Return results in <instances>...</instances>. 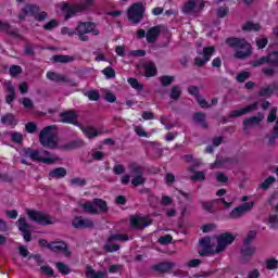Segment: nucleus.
<instances>
[{
	"instance_id": "1",
	"label": "nucleus",
	"mask_w": 278,
	"mask_h": 278,
	"mask_svg": "<svg viewBox=\"0 0 278 278\" xmlns=\"http://www.w3.org/2000/svg\"><path fill=\"white\" fill-rule=\"evenodd\" d=\"M39 142L47 149H60L61 151H73L84 147V140L77 139L67 144L60 146V138L58 137V126H47L39 132Z\"/></svg>"
},
{
	"instance_id": "2",
	"label": "nucleus",
	"mask_w": 278,
	"mask_h": 278,
	"mask_svg": "<svg viewBox=\"0 0 278 278\" xmlns=\"http://www.w3.org/2000/svg\"><path fill=\"white\" fill-rule=\"evenodd\" d=\"M23 153L25 157H29L33 162H41V164H55L59 162L60 157L47 150L38 151L31 150L30 148L24 149Z\"/></svg>"
},
{
	"instance_id": "3",
	"label": "nucleus",
	"mask_w": 278,
	"mask_h": 278,
	"mask_svg": "<svg viewBox=\"0 0 278 278\" xmlns=\"http://www.w3.org/2000/svg\"><path fill=\"white\" fill-rule=\"evenodd\" d=\"M226 45L236 49L235 58L238 60H247L251 55V43L247 42L245 39L227 38Z\"/></svg>"
},
{
	"instance_id": "4",
	"label": "nucleus",
	"mask_w": 278,
	"mask_h": 278,
	"mask_svg": "<svg viewBox=\"0 0 278 278\" xmlns=\"http://www.w3.org/2000/svg\"><path fill=\"white\" fill-rule=\"evenodd\" d=\"M87 34L99 36L100 31L94 23L79 22L75 28V36H78V40H80L81 42H88L90 40V37H88Z\"/></svg>"
},
{
	"instance_id": "5",
	"label": "nucleus",
	"mask_w": 278,
	"mask_h": 278,
	"mask_svg": "<svg viewBox=\"0 0 278 278\" xmlns=\"http://www.w3.org/2000/svg\"><path fill=\"white\" fill-rule=\"evenodd\" d=\"M94 3L93 0H85L76 5H68V3H61L60 8L61 11L65 13V20L68 21V18H73L77 14V12H85V10H88Z\"/></svg>"
},
{
	"instance_id": "6",
	"label": "nucleus",
	"mask_w": 278,
	"mask_h": 278,
	"mask_svg": "<svg viewBox=\"0 0 278 278\" xmlns=\"http://www.w3.org/2000/svg\"><path fill=\"white\" fill-rule=\"evenodd\" d=\"M144 12H147V7L142 2L134 3L127 10L128 21L134 25H138L144 17Z\"/></svg>"
},
{
	"instance_id": "7",
	"label": "nucleus",
	"mask_w": 278,
	"mask_h": 278,
	"mask_svg": "<svg viewBox=\"0 0 278 278\" xmlns=\"http://www.w3.org/2000/svg\"><path fill=\"white\" fill-rule=\"evenodd\" d=\"M80 206L83 207L84 212L91 215L108 212V203L102 199H94L92 202L80 204Z\"/></svg>"
},
{
	"instance_id": "8",
	"label": "nucleus",
	"mask_w": 278,
	"mask_h": 278,
	"mask_svg": "<svg viewBox=\"0 0 278 278\" xmlns=\"http://www.w3.org/2000/svg\"><path fill=\"white\" fill-rule=\"evenodd\" d=\"M216 238V247L213 250V253H224V251H227V247L230 244H233V240H236V236L231 232H224Z\"/></svg>"
},
{
	"instance_id": "9",
	"label": "nucleus",
	"mask_w": 278,
	"mask_h": 278,
	"mask_svg": "<svg viewBox=\"0 0 278 278\" xmlns=\"http://www.w3.org/2000/svg\"><path fill=\"white\" fill-rule=\"evenodd\" d=\"M128 168L130 170V175L132 177L131 184L135 186V188H138V186H144L147 182V178L143 176V169L142 166L136 164V163H130L128 165Z\"/></svg>"
},
{
	"instance_id": "10",
	"label": "nucleus",
	"mask_w": 278,
	"mask_h": 278,
	"mask_svg": "<svg viewBox=\"0 0 278 278\" xmlns=\"http://www.w3.org/2000/svg\"><path fill=\"white\" fill-rule=\"evenodd\" d=\"M203 8H205V1L203 0H189L185 3L182 8L184 14H199V12H203Z\"/></svg>"
},
{
	"instance_id": "11",
	"label": "nucleus",
	"mask_w": 278,
	"mask_h": 278,
	"mask_svg": "<svg viewBox=\"0 0 278 278\" xmlns=\"http://www.w3.org/2000/svg\"><path fill=\"white\" fill-rule=\"evenodd\" d=\"M27 215L29 216L30 220L34 223H38L39 225H53L55 223V218L38 211H28Z\"/></svg>"
},
{
	"instance_id": "12",
	"label": "nucleus",
	"mask_w": 278,
	"mask_h": 278,
	"mask_svg": "<svg viewBox=\"0 0 278 278\" xmlns=\"http://www.w3.org/2000/svg\"><path fill=\"white\" fill-rule=\"evenodd\" d=\"M127 240H129L127 235H113L108 239L106 243L104 244V249L109 253H114L121 249V245L114 243L113 241L127 242Z\"/></svg>"
},
{
	"instance_id": "13",
	"label": "nucleus",
	"mask_w": 278,
	"mask_h": 278,
	"mask_svg": "<svg viewBox=\"0 0 278 278\" xmlns=\"http://www.w3.org/2000/svg\"><path fill=\"white\" fill-rule=\"evenodd\" d=\"M214 51H216L214 46L203 48V51L199 52V55L194 59L195 66H205V64L208 63L210 60H212Z\"/></svg>"
},
{
	"instance_id": "14",
	"label": "nucleus",
	"mask_w": 278,
	"mask_h": 278,
	"mask_svg": "<svg viewBox=\"0 0 278 278\" xmlns=\"http://www.w3.org/2000/svg\"><path fill=\"white\" fill-rule=\"evenodd\" d=\"M255 203L253 202H245L237 207H235L230 213H229V218L232 220H238V218H242L244 214H248V212H251L254 207Z\"/></svg>"
},
{
	"instance_id": "15",
	"label": "nucleus",
	"mask_w": 278,
	"mask_h": 278,
	"mask_svg": "<svg viewBox=\"0 0 278 278\" xmlns=\"http://www.w3.org/2000/svg\"><path fill=\"white\" fill-rule=\"evenodd\" d=\"M59 117H60L59 123H65L67 125H79V123L77 122V118H79V115L75 110L61 112L59 114Z\"/></svg>"
},
{
	"instance_id": "16",
	"label": "nucleus",
	"mask_w": 278,
	"mask_h": 278,
	"mask_svg": "<svg viewBox=\"0 0 278 278\" xmlns=\"http://www.w3.org/2000/svg\"><path fill=\"white\" fill-rule=\"evenodd\" d=\"M130 225L132 229H146L151 225V218L149 216L134 215L130 217Z\"/></svg>"
},
{
	"instance_id": "17",
	"label": "nucleus",
	"mask_w": 278,
	"mask_h": 278,
	"mask_svg": "<svg viewBox=\"0 0 278 278\" xmlns=\"http://www.w3.org/2000/svg\"><path fill=\"white\" fill-rule=\"evenodd\" d=\"M72 226L74 229H92L94 227V222L83 216H77L73 218Z\"/></svg>"
},
{
	"instance_id": "18",
	"label": "nucleus",
	"mask_w": 278,
	"mask_h": 278,
	"mask_svg": "<svg viewBox=\"0 0 278 278\" xmlns=\"http://www.w3.org/2000/svg\"><path fill=\"white\" fill-rule=\"evenodd\" d=\"M260 108V102H254L248 106H244L242 109L235 110L230 112L229 117L230 118H238L240 116H244L247 114H251V112H255Z\"/></svg>"
},
{
	"instance_id": "19",
	"label": "nucleus",
	"mask_w": 278,
	"mask_h": 278,
	"mask_svg": "<svg viewBox=\"0 0 278 278\" xmlns=\"http://www.w3.org/2000/svg\"><path fill=\"white\" fill-rule=\"evenodd\" d=\"M49 250L53 253H62L65 257H71V250L64 241L50 242Z\"/></svg>"
},
{
	"instance_id": "20",
	"label": "nucleus",
	"mask_w": 278,
	"mask_h": 278,
	"mask_svg": "<svg viewBox=\"0 0 278 278\" xmlns=\"http://www.w3.org/2000/svg\"><path fill=\"white\" fill-rule=\"evenodd\" d=\"M17 227L22 231V236L26 242L31 240V232L29 231V224L25 220V217H20L17 220Z\"/></svg>"
},
{
	"instance_id": "21",
	"label": "nucleus",
	"mask_w": 278,
	"mask_h": 278,
	"mask_svg": "<svg viewBox=\"0 0 278 278\" xmlns=\"http://www.w3.org/2000/svg\"><path fill=\"white\" fill-rule=\"evenodd\" d=\"M40 12V7L37 4H27L18 15L21 21H25L26 16H36Z\"/></svg>"
},
{
	"instance_id": "22",
	"label": "nucleus",
	"mask_w": 278,
	"mask_h": 278,
	"mask_svg": "<svg viewBox=\"0 0 278 278\" xmlns=\"http://www.w3.org/2000/svg\"><path fill=\"white\" fill-rule=\"evenodd\" d=\"M262 64H278V52H273L253 62V66H262Z\"/></svg>"
},
{
	"instance_id": "23",
	"label": "nucleus",
	"mask_w": 278,
	"mask_h": 278,
	"mask_svg": "<svg viewBox=\"0 0 278 278\" xmlns=\"http://www.w3.org/2000/svg\"><path fill=\"white\" fill-rule=\"evenodd\" d=\"M46 77L47 79H49L50 81H55L56 84H68L71 83V78L62 75V74H59V73H55V72H48L46 74Z\"/></svg>"
},
{
	"instance_id": "24",
	"label": "nucleus",
	"mask_w": 278,
	"mask_h": 278,
	"mask_svg": "<svg viewBox=\"0 0 278 278\" xmlns=\"http://www.w3.org/2000/svg\"><path fill=\"white\" fill-rule=\"evenodd\" d=\"M264 121V116H252L250 118H245L243 121V129L247 131V129H251L252 127H255V125H260V123Z\"/></svg>"
},
{
	"instance_id": "25",
	"label": "nucleus",
	"mask_w": 278,
	"mask_h": 278,
	"mask_svg": "<svg viewBox=\"0 0 278 278\" xmlns=\"http://www.w3.org/2000/svg\"><path fill=\"white\" fill-rule=\"evenodd\" d=\"M4 88L8 91L7 94V103H12V101H14V99H16V89L14 88V86H12V83L7 81L4 84Z\"/></svg>"
},
{
	"instance_id": "26",
	"label": "nucleus",
	"mask_w": 278,
	"mask_h": 278,
	"mask_svg": "<svg viewBox=\"0 0 278 278\" xmlns=\"http://www.w3.org/2000/svg\"><path fill=\"white\" fill-rule=\"evenodd\" d=\"M212 240L210 238H203L200 240V245L202 250L199 251V255H208L212 252V248L210 247Z\"/></svg>"
},
{
	"instance_id": "27",
	"label": "nucleus",
	"mask_w": 278,
	"mask_h": 278,
	"mask_svg": "<svg viewBox=\"0 0 278 278\" xmlns=\"http://www.w3.org/2000/svg\"><path fill=\"white\" fill-rule=\"evenodd\" d=\"M160 26H154L152 28H150L146 35L147 41L148 42H155V40H157L159 36H160Z\"/></svg>"
},
{
	"instance_id": "28",
	"label": "nucleus",
	"mask_w": 278,
	"mask_h": 278,
	"mask_svg": "<svg viewBox=\"0 0 278 278\" xmlns=\"http://www.w3.org/2000/svg\"><path fill=\"white\" fill-rule=\"evenodd\" d=\"M86 278H105V274L103 271H97L92 266H87L85 269Z\"/></svg>"
},
{
	"instance_id": "29",
	"label": "nucleus",
	"mask_w": 278,
	"mask_h": 278,
	"mask_svg": "<svg viewBox=\"0 0 278 278\" xmlns=\"http://www.w3.org/2000/svg\"><path fill=\"white\" fill-rule=\"evenodd\" d=\"M83 134L88 138L89 140L92 138H97L98 136H101V130H98L97 128L93 127H86V128H80Z\"/></svg>"
},
{
	"instance_id": "30",
	"label": "nucleus",
	"mask_w": 278,
	"mask_h": 278,
	"mask_svg": "<svg viewBox=\"0 0 278 278\" xmlns=\"http://www.w3.org/2000/svg\"><path fill=\"white\" fill-rule=\"evenodd\" d=\"M66 175V168L58 167L49 173V179H62Z\"/></svg>"
},
{
	"instance_id": "31",
	"label": "nucleus",
	"mask_w": 278,
	"mask_h": 278,
	"mask_svg": "<svg viewBox=\"0 0 278 278\" xmlns=\"http://www.w3.org/2000/svg\"><path fill=\"white\" fill-rule=\"evenodd\" d=\"M243 31H260L262 29V25L260 23L247 22L242 25Z\"/></svg>"
},
{
	"instance_id": "32",
	"label": "nucleus",
	"mask_w": 278,
	"mask_h": 278,
	"mask_svg": "<svg viewBox=\"0 0 278 278\" xmlns=\"http://www.w3.org/2000/svg\"><path fill=\"white\" fill-rule=\"evenodd\" d=\"M193 122L197 125H201L204 129H207V123L205 122V113H195L193 115Z\"/></svg>"
},
{
	"instance_id": "33",
	"label": "nucleus",
	"mask_w": 278,
	"mask_h": 278,
	"mask_svg": "<svg viewBox=\"0 0 278 278\" xmlns=\"http://www.w3.org/2000/svg\"><path fill=\"white\" fill-rule=\"evenodd\" d=\"M277 90V85H268L261 89L260 97H270Z\"/></svg>"
},
{
	"instance_id": "34",
	"label": "nucleus",
	"mask_w": 278,
	"mask_h": 278,
	"mask_svg": "<svg viewBox=\"0 0 278 278\" xmlns=\"http://www.w3.org/2000/svg\"><path fill=\"white\" fill-rule=\"evenodd\" d=\"M54 62H59L61 64H68L70 62H75V56L71 55H54L52 58Z\"/></svg>"
},
{
	"instance_id": "35",
	"label": "nucleus",
	"mask_w": 278,
	"mask_h": 278,
	"mask_svg": "<svg viewBox=\"0 0 278 278\" xmlns=\"http://www.w3.org/2000/svg\"><path fill=\"white\" fill-rule=\"evenodd\" d=\"M1 123L2 125L14 126L16 125V118L14 117V114L9 113L1 117Z\"/></svg>"
},
{
	"instance_id": "36",
	"label": "nucleus",
	"mask_w": 278,
	"mask_h": 278,
	"mask_svg": "<svg viewBox=\"0 0 278 278\" xmlns=\"http://www.w3.org/2000/svg\"><path fill=\"white\" fill-rule=\"evenodd\" d=\"M173 266H175L173 263L165 262L155 265L154 268L159 273H168V270L173 269Z\"/></svg>"
},
{
	"instance_id": "37",
	"label": "nucleus",
	"mask_w": 278,
	"mask_h": 278,
	"mask_svg": "<svg viewBox=\"0 0 278 278\" xmlns=\"http://www.w3.org/2000/svg\"><path fill=\"white\" fill-rule=\"evenodd\" d=\"M256 251H257V249L255 247L245 244L241 250V254L243 257H252V255H255Z\"/></svg>"
},
{
	"instance_id": "38",
	"label": "nucleus",
	"mask_w": 278,
	"mask_h": 278,
	"mask_svg": "<svg viewBox=\"0 0 278 278\" xmlns=\"http://www.w3.org/2000/svg\"><path fill=\"white\" fill-rule=\"evenodd\" d=\"M146 77H154L157 73V68L154 63H146L144 64Z\"/></svg>"
},
{
	"instance_id": "39",
	"label": "nucleus",
	"mask_w": 278,
	"mask_h": 278,
	"mask_svg": "<svg viewBox=\"0 0 278 278\" xmlns=\"http://www.w3.org/2000/svg\"><path fill=\"white\" fill-rule=\"evenodd\" d=\"M170 99H173L174 101H177L179 99V97H181V87L179 86H174L170 90L169 93Z\"/></svg>"
},
{
	"instance_id": "40",
	"label": "nucleus",
	"mask_w": 278,
	"mask_h": 278,
	"mask_svg": "<svg viewBox=\"0 0 278 278\" xmlns=\"http://www.w3.org/2000/svg\"><path fill=\"white\" fill-rule=\"evenodd\" d=\"M87 181L85 178L75 177L70 180L71 186H78L79 188L86 186Z\"/></svg>"
},
{
	"instance_id": "41",
	"label": "nucleus",
	"mask_w": 278,
	"mask_h": 278,
	"mask_svg": "<svg viewBox=\"0 0 278 278\" xmlns=\"http://www.w3.org/2000/svg\"><path fill=\"white\" fill-rule=\"evenodd\" d=\"M276 178L273 176H269L267 179H265L262 184H261V188L263 190H268L270 188V186H273V184H275Z\"/></svg>"
},
{
	"instance_id": "42",
	"label": "nucleus",
	"mask_w": 278,
	"mask_h": 278,
	"mask_svg": "<svg viewBox=\"0 0 278 278\" xmlns=\"http://www.w3.org/2000/svg\"><path fill=\"white\" fill-rule=\"evenodd\" d=\"M55 266H56L59 273H61V275H68V273H71L68 265H66L64 263H56Z\"/></svg>"
},
{
	"instance_id": "43",
	"label": "nucleus",
	"mask_w": 278,
	"mask_h": 278,
	"mask_svg": "<svg viewBox=\"0 0 278 278\" xmlns=\"http://www.w3.org/2000/svg\"><path fill=\"white\" fill-rule=\"evenodd\" d=\"M39 270L40 273L47 275L48 277H53V275H55V271H53V268L49 265L41 266Z\"/></svg>"
},
{
	"instance_id": "44",
	"label": "nucleus",
	"mask_w": 278,
	"mask_h": 278,
	"mask_svg": "<svg viewBox=\"0 0 278 278\" xmlns=\"http://www.w3.org/2000/svg\"><path fill=\"white\" fill-rule=\"evenodd\" d=\"M191 181H205V174L203 172H195L190 176Z\"/></svg>"
},
{
	"instance_id": "45",
	"label": "nucleus",
	"mask_w": 278,
	"mask_h": 278,
	"mask_svg": "<svg viewBox=\"0 0 278 278\" xmlns=\"http://www.w3.org/2000/svg\"><path fill=\"white\" fill-rule=\"evenodd\" d=\"M102 73L106 77V79H114V77H116V72H114V68L112 67L104 68Z\"/></svg>"
},
{
	"instance_id": "46",
	"label": "nucleus",
	"mask_w": 278,
	"mask_h": 278,
	"mask_svg": "<svg viewBox=\"0 0 278 278\" xmlns=\"http://www.w3.org/2000/svg\"><path fill=\"white\" fill-rule=\"evenodd\" d=\"M85 96L86 97H88V99L90 100V101H99V99H100V94H99V91H94V90H91V91H87L86 93H85Z\"/></svg>"
},
{
	"instance_id": "47",
	"label": "nucleus",
	"mask_w": 278,
	"mask_h": 278,
	"mask_svg": "<svg viewBox=\"0 0 278 278\" xmlns=\"http://www.w3.org/2000/svg\"><path fill=\"white\" fill-rule=\"evenodd\" d=\"M20 103H22L26 110H34V101H31L29 98H23L20 100Z\"/></svg>"
},
{
	"instance_id": "48",
	"label": "nucleus",
	"mask_w": 278,
	"mask_h": 278,
	"mask_svg": "<svg viewBox=\"0 0 278 278\" xmlns=\"http://www.w3.org/2000/svg\"><path fill=\"white\" fill-rule=\"evenodd\" d=\"M256 237H257V232L255 230H250L244 240V244H251V242L254 241Z\"/></svg>"
},
{
	"instance_id": "49",
	"label": "nucleus",
	"mask_w": 278,
	"mask_h": 278,
	"mask_svg": "<svg viewBox=\"0 0 278 278\" xmlns=\"http://www.w3.org/2000/svg\"><path fill=\"white\" fill-rule=\"evenodd\" d=\"M216 177V181H218V184H227V181H229V177H227V175H225L224 173H216L215 174Z\"/></svg>"
},
{
	"instance_id": "50",
	"label": "nucleus",
	"mask_w": 278,
	"mask_h": 278,
	"mask_svg": "<svg viewBox=\"0 0 278 278\" xmlns=\"http://www.w3.org/2000/svg\"><path fill=\"white\" fill-rule=\"evenodd\" d=\"M266 267L268 270H275L278 267V261L275 258H269L266 261Z\"/></svg>"
},
{
	"instance_id": "51",
	"label": "nucleus",
	"mask_w": 278,
	"mask_h": 278,
	"mask_svg": "<svg viewBox=\"0 0 278 278\" xmlns=\"http://www.w3.org/2000/svg\"><path fill=\"white\" fill-rule=\"evenodd\" d=\"M229 14V8L227 7H219L217 9V16L218 18H225Z\"/></svg>"
},
{
	"instance_id": "52",
	"label": "nucleus",
	"mask_w": 278,
	"mask_h": 278,
	"mask_svg": "<svg viewBox=\"0 0 278 278\" xmlns=\"http://www.w3.org/2000/svg\"><path fill=\"white\" fill-rule=\"evenodd\" d=\"M162 86H170L172 81H175V77L173 76H162L160 78Z\"/></svg>"
},
{
	"instance_id": "53",
	"label": "nucleus",
	"mask_w": 278,
	"mask_h": 278,
	"mask_svg": "<svg viewBox=\"0 0 278 278\" xmlns=\"http://www.w3.org/2000/svg\"><path fill=\"white\" fill-rule=\"evenodd\" d=\"M128 84L135 90H142V85H140V83H138V79H136V78H128Z\"/></svg>"
},
{
	"instance_id": "54",
	"label": "nucleus",
	"mask_w": 278,
	"mask_h": 278,
	"mask_svg": "<svg viewBox=\"0 0 278 278\" xmlns=\"http://www.w3.org/2000/svg\"><path fill=\"white\" fill-rule=\"evenodd\" d=\"M249 77H251V73L242 72V73L237 75V81L242 84V83L247 81V79H249Z\"/></svg>"
},
{
	"instance_id": "55",
	"label": "nucleus",
	"mask_w": 278,
	"mask_h": 278,
	"mask_svg": "<svg viewBox=\"0 0 278 278\" xmlns=\"http://www.w3.org/2000/svg\"><path fill=\"white\" fill-rule=\"evenodd\" d=\"M135 132L140 138H148L149 137V134H147V131H144V128H142V126H135Z\"/></svg>"
},
{
	"instance_id": "56",
	"label": "nucleus",
	"mask_w": 278,
	"mask_h": 278,
	"mask_svg": "<svg viewBox=\"0 0 278 278\" xmlns=\"http://www.w3.org/2000/svg\"><path fill=\"white\" fill-rule=\"evenodd\" d=\"M277 121V108H273L267 117L268 123H275Z\"/></svg>"
},
{
	"instance_id": "57",
	"label": "nucleus",
	"mask_w": 278,
	"mask_h": 278,
	"mask_svg": "<svg viewBox=\"0 0 278 278\" xmlns=\"http://www.w3.org/2000/svg\"><path fill=\"white\" fill-rule=\"evenodd\" d=\"M195 99H197L200 108H212V104H210V102L205 101L202 96H197Z\"/></svg>"
},
{
	"instance_id": "58",
	"label": "nucleus",
	"mask_w": 278,
	"mask_h": 278,
	"mask_svg": "<svg viewBox=\"0 0 278 278\" xmlns=\"http://www.w3.org/2000/svg\"><path fill=\"white\" fill-rule=\"evenodd\" d=\"M160 244H170L173 242V236L170 235H165L161 238H159Z\"/></svg>"
},
{
	"instance_id": "59",
	"label": "nucleus",
	"mask_w": 278,
	"mask_h": 278,
	"mask_svg": "<svg viewBox=\"0 0 278 278\" xmlns=\"http://www.w3.org/2000/svg\"><path fill=\"white\" fill-rule=\"evenodd\" d=\"M268 225L271 229H275L278 225V216L277 215H270L268 219Z\"/></svg>"
},
{
	"instance_id": "60",
	"label": "nucleus",
	"mask_w": 278,
	"mask_h": 278,
	"mask_svg": "<svg viewBox=\"0 0 278 278\" xmlns=\"http://www.w3.org/2000/svg\"><path fill=\"white\" fill-rule=\"evenodd\" d=\"M56 26H58V21L52 20V21L48 22L47 24H45L43 29L51 31V29H55Z\"/></svg>"
},
{
	"instance_id": "61",
	"label": "nucleus",
	"mask_w": 278,
	"mask_h": 278,
	"mask_svg": "<svg viewBox=\"0 0 278 278\" xmlns=\"http://www.w3.org/2000/svg\"><path fill=\"white\" fill-rule=\"evenodd\" d=\"M9 72H10V75L14 77L15 75H18L22 73V68L18 65H13L10 67Z\"/></svg>"
},
{
	"instance_id": "62",
	"label": "nucleus",
	"mask_w": 278,
	"mask_h": 278,
	"mask_svg": "<svg viewBox=\"0 0 278 278\" xmlns=\"http://www.w3.org/2000/svg\"><path fill=\"white\" fill-rule=\"evenodd\" d=\"M113 172L115 175H123L125 173V166L117 164L113 167Z\"/></svg>"
},
{
	"instance_id": "63",
	"label": "nucleus",
	"mask_w": 278,
	"mask_h": 278,
	"mask_svg": "<svg viewBox=\"0 0 278 278\" xmlns=\"http://www.w3.org/2000/svg\"><path fill=\"white\" fill-rule=\"evenodd\" d=\"M266 45H268L267 38L256 39V46L258 47V49H264V47H266Z\"/></svg>"
},
{
	"instance_id": "64",
	"label": "nucleus",
	"mask_w": 278,
	"mask_h": 278,
	"mask_svg": "<svg viewBox=\"0 0 278 278\" xmlns=\"http://www.w3.org/2000/svg\"><path fill=\"white\" fill-rule=\"evenodd\" d=\"M122 268H123V266H121V265H111L109 267V273H111V274L121 273Z\"/></svg>"
}]
</instances>
